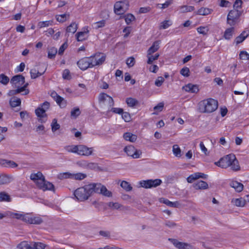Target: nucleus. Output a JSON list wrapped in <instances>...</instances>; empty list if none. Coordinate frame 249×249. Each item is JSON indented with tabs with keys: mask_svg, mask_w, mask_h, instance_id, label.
<instances>
[{
	"mask_svg": "<svg viewBox=\"0 0 249 249\" xmlns=\"http://www.w3.org/2000/svg\"><path fill=\"white\" fill-rule=\"evenodd\" d=\"M215 164L222 168H227L230 167L233 171H238L240 169V166L238 160L234 154H229L221 158L218 161L215 162Z\"/></svg>",
	"mask_w": 249,
	"mask_h": 249,
	"instance_id": "1",
	"label": "nucleus"
},
{
	"mask_svg": "<svg viewBox=\"0 0 249 249\" xmlns=\"http://www.w3.org/2000/svg\"><path fill=\"white\" fill-rule=\"evenodd\" d=\"M217 100L209 98L200 101L198 104V109L201 113H211L215 111L218 108Z\"/></svg>",
	"mask_w": 249,
	"mask_h": 249,
	"instance_id": "2",
	"label": "nucleus"
},
{
	"mask_svg": "<svg viewBox=\"0 0 249 249\" xmlns=\"http://www.w3.org/2000/svg\"><path fill=\"white\" fill-rule=\"evenodd\" d=\"M95 185L92 183L77 188L74 192L75 198L79 201H84L89 198L93 192V188Z\"/></svg>",
	"mask_w": 249,
	"mask_h": 249,
	"instance_id": "3",
	"label": "nucleus"
},
{
	"mask_svg": "<svg viewBox=\"0 0 249 249\" xmlns=\"http://www.w3.org/2000/svg\"><path fill=\"white\" fill-rule=\"evenodd\" d=\"M50 107V104L47 101L44 102L40 104L39 107L36 109L35 113L38 118V120L41 123H44L47 121V115L46 112L49 109Z\"/></svg>",
	"mask_w": 249,
	"mask_h": 249,
	"instance_id": "4",
	"label": "nucleus"
},
{
	"mask_svg": "<svg viewBox=\"0 0 249 249\" xmlns=\"http://www.w3.org/2000/svg\"><path fill=\"white\" fill-rule=\"evenodd\" d=\"M92 68L102 65L107 59V55L103 53L96 52L89 56Z\"/></svg>",
	"mask_w": 249,
	"mask_h": 249,
	"instance_id": "5",
	"label": "nucleus"
},
{
	"mask_svg": "<svg viewBox=\"0 0 249 249\" xmlns=\"http://www.w3.org/2000/svg\"><path fill=\"white\" fill-rule=\"evenodd\" d=\"M242 14V11L238 9H232L229 12L227 22L231 26L235 25L239 22V18Z\"/></svg>",
	"mask_w": 249,
	"mask_h": 249,
	"instance_id": "6",
	"label": "nucleus"
},
{
	"mask_svg": "<svg viewBox=\"0 0 249 249\" xmlns=\"http://www.w3.org/2000/svg\"><path fill=\"white\" fill-rule=\"evenodd\" d=\"M129 7V3L128 0L118 1L114 4V12L116 15L121 16L128 10Z\"/></svg>",
	"mask_w": 249,
	"mask_h": 249,
	"instance_id": "7",
	"label": "nucleus"
},
{
	"mask_svg": "<svg viewBox=\"0 0 249 249\" xmlns=\"http://www.w3.org/2000/svg\"><path fill=\"white\" fill-rule=\"evenodd\" d=\"M18 247L22 249H45L46 245L41 242H32L29 244L27 242H21Z\"/></svg>",
	"mask_w": 249,
	"mask_h": 249,
	"instance_id": "8",
	"label": "nucleus"
},
{
	"mask_svg": "<svg viewBox=\"0 0 249 249\" xmlns=\"http://www.w3.org/2000/svg\"><path fill=\"white\" fill-rule=\"evenodd\" d=\"M162 180L160 179L157 178L142 180L140 182V184L141 187L148 189L157 187L160 186Z\"/></svg>",
	"mask_w": 249,
	"mask_h": 249,
	"instance_id": "9",
	"label": "nucleus"
},
{
	"mask_svg": "<svg viewBox=\"0 0 249 249\" xmlns=\"http://www.w3.org/2000/svg\"><path fill=\"white\" fill-rule=\"evenodd\" d=\"M28 224H40L43 220L42 218L39 216H35L30 213H24L22 220Z\"/></svg>",
	"mask_w": 249,
	"mask_h": 249,
	"instance_id": "10",
	"label": "nucleus"
},
{
	"mask_svg": "<svg viewBox=\"0 0 249 249\" xmlns=\"http://www.w3.org/2000/svg\"><path fill=\"white\" fill-rule=\"evenodd\" d=\"M28 224H40L43 220L42 218L39 216H35L30 213H24L22 220Z\"/></svg>",
	"mask_w": 249,
	"mask_h": 249,
	"instance_id": "11",
	"label": "nucleus"
},
{
	"mask_svg": "<svg viewBox=\"0 0 249 249\" xmlns=\"http://www.w3.org/2000/svg\"><path fill=\"white\" fill-rule=\"evenodd\" d=\"M98 102L99 104H107L109 107L114 106V103L113 98L107 93L104 92L100 93L98 97Z\"/></svg>",
	"mask_w": 249,
	"mask_h": 249,
	"instance_id": "12",
	"label": "nucleus"
},
{
	"mask_svg": "<svg viewBox=\"0 0 249 249\" xmlns=\"http://www.w3.org/2000/svg\"><path fill=\"white\" fill-rule=\"evenodd\" d=\"M124 152L128 156L131 157L133 159H138L140 157L142 153L140 150H137L132 145L126 146L124 149Z\"/></svg>",
	"mask_w": 249,
	"mask_h": 249,
	"instance_id": "13",
	"label": "nucleus"
},
{
	"mask_svg": "<svg viewBox=\"0 0 249 249\" xmlns=\"http://www.w3.org/2000/svg\"><path fill=\"white\" fill-rule=\"evenodd\" d=\"M77 65L82 71H84L88 68H92L90 59L89 57H84L77 62Z\"/></svg>",
	"mask_w": 249,
	"mask_h": 249,
	"instance_id": "14",
	"label": "nucleus"
},
{
	"mask_svg": "<svg viewBox=\"0 0 249 249\" xmlns=\"http://www.w3.org/2000/svg\"><path fill=\"white\" fill-rule=\"evenodd\" d=\"M92 185H95L93 188V192L101 194L106 196H111V192L108 191L105 186L100 183H92Z\"/></svg>",
	"mask_w": 249,
	"mask_h": 249,
	"instance_id": "15",
	"label": "nucleus"
},
{
	"mask_svg": "<svg viewBox=\"0 0 249 249\" xmlns=\"http://www.w3.org/2000/svg\"><path fill=\"white\" fill-rule=\"evenodd\" d=\"M51 96L56 102L60 107L65 108L66 107L67 105V101L65 100L64 98L59 95L56 91H52L51 93Z\"/></svg>",
	"mask_w": 249,
	"mask_h": 249,
	"instance_id": "16",
	"label": "nucleus"
},
{
	"mask_svg": "<svg viewBox=\"0 0 249 249\" xmlns=\"http://www.w3.org/2000/svg\"><path fill=\"white\" fill-rule=\"evenodd\" d=\"M61 178H72L76 180H82L87 177V175L82 173L71 174L68 172L60 175Z\"/></svg>",
	"mask_w": 249,
	"mask_h": 249,
	"instance_id": "17",
	"label": "nucleus"
},
{
	"mask_svg": "<svg viewBox=\"0 0 249 249\" xmlns=\"http://www.w3.org/2000/svg\"><path fill=\"white\" fill-rule=\"evenodd\" d=\"M89 32L88 26L83 27L82 31L77 32L75 35L77 41L82 42L87 39L89 36Z\"/></svg>",
	"mask_w": 249,
	"mask_h": 249,
	"instance_id": "18",
	"label": "nucleus"
},
{
	"mask_svg": "<svg viewBox=\"0 0 249 249\" xmlns=\"http://www.w3.org/2000/svg\"><path fill=\"white\" fill-rule=\"evenodd\" d=\"M24 213H14L11 211H6L4 213H0V219H2L3 218L8 217L11 218H15L18 220H22Z\"/></svg>",
	"mask_w": 249,
	"mask_h": 249,
	"instance_id": "19",
	"label": "nucleus"
},
{
	"mask_svg": "<svg viewBox=\"0 0 249 249\" xmlns=\"http://www.w3.org/2000/svg\"><path fill=\"white\" fill-rule=\"evenodd\" d=\"M93 148H89L84 145H78L77 154L81 156H89L92 154Z\"/></svg>",
	"mask_w": 249,
	"mask_h": 249,
	"instance_id": "20",
	"label": "nucleus"
},
{
	"mask_svg": "<svg viewBox=\"0 0 249 249\" xmlns=\"http://www.w3.org/2000/svg\"><path fill=\"white\" fill-rule=\"evenodd\" d=\"M25 82V77L21 74L15 75L11 79L12 84L18 87H20Z\"/></svg>",
	"mask_w": 249,
	"mask_h": 249,
	"instance_id": "21",
	"label": "nucleus"
},
{
	"mask_svg": "<svg viewBox=\"0 0 249 249\" xmlns=\"http://www.w3.org/2000/svg\"><path fill=\"white\" fill-rule=\"evenodd\" d=\"M30 178L34 181L38 187L41 182L44 181L45 178L41 172H37L36 173L31 174Z\"/></svg>",
	"mask_w": 249,
	"mask_h": 249,
	"instance_id": "22",
	"label": "nucleus"
},
{
	"mask_svg": "<svg viewBox=\"0 0 249 249\" xmlns=\"http://www.w3.org/2000/svg\"><path fill=\"white\" fill-rule=\"evenodd\" d=\"M182 89L186 92L191 93H196L199 90L197 85L193 84L192 83H189L183 86Z\"/></svg>",
	"mask_w": 249,
	"mask_h": 249,
	"instance_id": "23",
	"label": "nucleus"
},
{
	"mask_svg": "<svg viewBox=\"0 0 249 249\" xmlns=\"http://www.w3.org/2000/svg\"><path fill=\"white\" fill-rule=\"evenodd\" d=\"M38 188L43 191L50 190L54 191V185L51 182L47 181L44 178V181L41 182L38 186Z\"/></svg>",
	"mask_w": 249,
	"mask_h": 249,
	"instance_id": "24",
	"label": "nucleus"
},
{
	"mask_svg": "<svg viewBox=\"0 0 249 249\" xmlns=\"http://www.w3.org/2000/svg\"><path fill=\"white\" fill-rule=\"evenodd\" d=\"M169 240L171 241L173 245L177 248L179 249H186L188 247H191L190 244L179 242L177 239H169Z\"/></svg>",
	"mask_w": 249,
	"mask_h": 249,
	"instance_id": "25",
	"label": "nucleus"
},
{
	"mask_svg": "<svg viewBox=\"0 0 249 249\" xmlns=\"http://www.w3.org/2000/svg\"><path fill=\"white\" fill-rule=\"evenodd\" d=\"M249 36V30H244L235 39V41L237 44L243 42Z\"/></svg>",
	"mask_w": 249,
	"mask_h": 249,
	"instance_id": "26",
	"label": "nucleus"
},
{
	"mask_svg": "<svg viewBox=\"0 0 249 249\" xmlns=\"http://www.w3.org/2000/svg\"><path fill=\"white\" fill-rule=\"evenodd\" d=\"M230 185L231 187L234 188L237 192H241L244 187L242 183L234 180H232L230 181Z\"/></svg>",
	"mask_w": 249,
	"mask_h": 249,
	"instance_id": "27",
	"label": "nucleus"
},
{
	"mask_svg": "<svg viewBox=\"0 0 249 249\" xmlns=\"http://www.w3.org/2000/svg\"><path fill=\"white\" fill-rule=\"evenodd\" d=\"M213 11L212 9L202 7L198 9L195 13L196 15L207 16L211 14Z\"/></svg>",
	"mask_w": 249,
	"mask_h": 249,
	"instance_id": "28",
	"label": "nucleus"
},
{
	"mask_svg": "<svg viewBox=\"0 0 249 249\" xmlns=\"http://www.w3.org/2000/svg\"><path fill=\"white\" fill-rule=\"evenodd\" d=\"M160 40H157L154 41L152 46L149 48V49L147 51V53H148V55H151L157 52L159 48H160Z\"/></svg>",
	"mask_w": 249,
	"mask_h": 249,
	"instance_id": "29",
	"label": "nucleus"
},
{
	"mask_svg": "<svg viewBox=\"0 0 249 249\" xmlns=\"http://www.w3.org/2000/svg\"><path fill=\"white\" fill-rule=\"evenodd\" d=\"M194 188L196 190L206 189L208 187V184L206 181L198 180L193 184Z\"/></svg>",
	"mask_w": 249,
	"mask_h": 249,
	"instance_id": "30",
	"label": "nucleus"
},
{
	"mask_svg": "<svg viewBox=\"0 0 249 249\" xmlns=\"http://www.w3.org/2000/svg\"><path fill=\"white\" fill-rule=\"evenodd\" d=\"M123 137L125 141L130 142H134L136 141L137 136L130 132H125L124 134Z\"/></svg>",
	"mask_w": 249,
	"mask_h": 249,
	"instance_id": "31",
	"label": "nucleus"
},
{
	"mask_svg": "<svg viewBox=\"0 0 249 249\" xmlns=\"http://www.w3.org/2000/svg\"><path fill=\"white\" fill-rule=\"evenodd\" d=\"M120 18H124L125 23L126 24H130L132 21H134L136 19L135 16L130 13H128L125 15H123V16H121Z\"/></svg>",
	"mask_w": 249,
	"mask_h": 249,
	"instance_id": "32",
	"label": "nucleus"
},
{
	"mask_svg": "<svg viewBox=\"0 0 249 249\" xmlns=\"http://www.w3.org/2000/svg\"><path fill=\"white\" fill-rule=\"evenodd\" d=\"M21 103V102L20 98L15 96L11 97L9 101L10 105L12 107H16L20 106Z\"/></svg>",
	"mask_w": 249,
	"mask_h": 249,
	"instance_id": "33",
	"label": "nucleus"
},
{
	"mask_svg": "<svg viewBox=\"0 0 249 249\" xmlns=\"http://www.w3.org/2000/svg\"><path fill=\"white\" fill-rule=\"evenodd\" d=\"M234 28L233 26L226 29L224 33V37L227 40L230 39L233 35Z\"/></svg>",
	"mask_w": 249,
	"mask_h": 249,
	"instance_id": "34",
	"label": "nucleus"
},
{
	"mask_svg": "<svg viewBox=\"0 0 249 249\" xmlns=\"http://www.w3.org/2000/svg\"><path fill=\"white\" fill-rule=\"evenodd\" d=\"M11 198L10 196L5 192H0V202H10Z\"/></svg>",
	"mask_w": 249,
	"mask_h": 249,
	"instance_id": "35",
	"label": "nucleus"
},
{
	"mask_svg": "<svg viewBox=\"0 0 249 249\" xmlns=\"http://www.w3.org/2000/svg\"><path fill=\"white\" fill-rule=\"evenodd\" d=\"M45 70H44L42 72H39L38 71L36 70V69H32L30 71V74L31 77L32 79H36L42 74H44V73L45 72Z\"/></svg>",
	"mask_w": 249,
	"mask_h": 249,
	"instance_id": "36",
	"label": "nucleus"
},
{
	"mask_svg": "<svg viewBox=\"0 0 249 249\" xmlns=\"http://www.w3.org/2000/svg\"><path fill=\"white\" fill-rule=\"evenodd\" d=\"M77 28V24L75 22H72L69 26L67 27L66 31L68 33L74 34L76 32Z\"/></svg>",
	"mask_w": 249,
	"mask_h": 249,
	"instance_id": "37",
	"label": "nucleus"
},
{
	"mask_svg": "<svg viewBox=\"0 0 249 249\" xmlns=\"http://www.w3.org/2000/svg\"><path fill=\"white\" fill-rule=\"evenodd\" d=\"M126 103L128 107H133L138 104V101L135 98L129 97L126 99Z\"/></svg>",
	"mask_w": 249,
	"mask_h": 249,
	"instance_id": "38",
	"label": "nucleus"
},
{
	"mask_svg": "<svg viewBox=\"0 0 249 249\" xmlns=\"http://www.w3.org/2000/svg\"><path fill=\"white\" fill-rule=\"evenodd\" d=\"M232 202L238 207H243L246 204V200L242 197L233 199Z\"/></svg>",
	"mask_w": 249,
	"mask_h": 249,
	"instance_id": "39",
	"label": "nucleus"
},
{
	"mask_svg": "<svg viewBox=\"0 0 249 249\" xmlns=\"http://www.w3.org/2000/svg\"><path fill=\"white\" fill-rule=\"evenodd\" d=\"M81 114V111L78 107H74L71 111V116L72 118L76 119Z\"/></svg>",
	"mask_w": 249,
	"mask_h": 249,
	"instance_id": "40",
	"label": "nucleus"
},
{
	"mask_svg": "<svg viewBox=\"0 0 249 249\" xmlns=\"http://www.w3.org/2000/svg\"><path fill=\"white\" fill-rule=\"evenodd\" d=\"M180 9L181 10V13H187L192 12L195 10V7L193 6H189V5H183L179 7Z\"/></svg>",
	"mask_w": 249,
	"mask_h": 249,
	"instance_id": "41",
	"label": "nucleus"
},
{
	"mask_svg": "<svg viewBox=\"0 0 249 249\" xmlns=\"http://www.w3.org/2000/svg\"><path fill=\"white\" fill-rule=\"evenodd\" d=\"M106 21L105 19H102L100 21L94 22L93 25V28L95 29H98L104 27L106 25Z\"/></svg>",
	"mask_w": 249,
	"mask_h": 249,
	"instance_id": "42",
	"label": "nucleus"
},
{
	"mask_svg": "<svg viewBox=\"0 0 249 249\" xmlns=\"http://www.w3.org/2000/svg\"><path fill=\"white\" fill-rule=\"evenodd\" d=\"M57 52L56 48L51 47L48 50V57L50 59H53L55 57Z\"/></svg>",
	"mask_w": 249,
	"mask_h": 249,
	"instance_id": "43",
	"label": "nucleus"
},
{
	"mask_svg": "<svg viewBox=\"0 0 249 249\" xmlns=\"http://www.w3.org/2000/svg\"><path fill=\"white\" fill-rule=\"evenodd\" d=\"M159 54L156 53L154 55H148V53H147V57L148 58V60L147 61V63L148 64H152L154 61L157 60L159 57Z\"/></svg>",
	"mask_w": 249,
	"mask_h": 249,
	"instance_id": "44",
	"label": "nucleus"
},
{
	"mask_svg": "<svg viewBox=\"0 0 249 249\" xmlns=\"http://www.w3.org/2000/svg\"><path fill=\"white\" fill-rule=\"evenodd\" d=\"M196 30L199 34L203 35H206L209 31V28L207 26H199L197 28Z\"/></svg>",
	"mask_w": 249,
	"mask_h": 249,
	"instance_id": "45",
	"label": "nucleus"
},
{
	"mask_svg": "<svg viewBox=\"0 0 249 249\" xmlns=\"http://www.w3.org/2000/svg\"><path fill=\"white\" fill-rule=\"evenodd\" d=\"M22 85V86L19 87V89H21L20 90L21 92H22L21 94L23 95H26L28 94L30 92V90L29 89H27V88L29 86V83H24V84H23Z\"/></svg>",
	"mask_w": 249,
	"mask_h": 249,
	"instance_id": "46",
	"label": "nucleus"
},
{
	"mask_svg": "<svg viewBox=\"0 0 249 249\" xmlns=\"http://www.w3.org/2000/svg\"><path fill=\"white\" fill-rule=\"evenodd\" d=\"M9 78L3 73L0 74V83L4 85H6L9 82Z\"/></svg>",
	"mask_w": 249,
	"mask_h": 249,
	"instance_id": "47",
	"label": "nucleus"
},
{
	"mask_svg": "<svg viewBox=\"0 0 249 249\" xmlns=\"http://www.w3.org/2000/svg\"><path fill=\"white\" fill-rule=\"evenodd\" d=\"M53 23L52 20H46L43 21H40L38 23L37 26L39 28H42L45 27H48L51 25Z\"/></svg>",
	"mask_w": 249,
	"mask_h": 249,
	"instance_id": "48",
	"label": "nucleus"
},
{
	"mask_svg": "<svg viewBox=\"0 0 249 249\" xmlns=\"http://www.w3.org/2000/svg\"><path fill=\"white\" fill-rule=\"evenodd\" d=\"M173 152L174 154L177 157H180L181 156V150L177 144H175L173 146Z\"/></svg>",
	"mask_w": 249,
	"mask_h": 249,
	"instance_id": "49",
	"label": "nucleus"
},
{
	"mask_svg": "<svg viewBox=\"0 0 249 249\" xmlns=\"http://www.w3.org/2000/svg\"><path fill=\"white\" fill-rule=\"evenodd\" d=\"M52 130L53 132H55L56 130H58L60 128V125L57 122V120L56 119H53L52 124Z\"/></svg>",
	"mask_w": 249,
	"mask_h": 249,
	"instance_id": "50",
	"label": "nucleus"
},
{
	"mask_svg": "<svg viewBox=\"0 0 249 249\" xmlns=\"http://www.w3.org/2000/svg\"><path fill=\"white\" fill-rule=\"evenodd\" d=\"M66 149L69 152L77 154L78 145H69L66 147Z\"/></svg>",
	"mask_w": 249,
	"mask_h": 249,
	"instance_id": "51",
	"label": "nucleus"
},
{
	"mask_svg": "<svg viewBox=\"0 0 249 249\" xmlns=\"http://www.w3.org/2000/svg\"><path fill=\"white\" fill-rule=\"evenodd\" d=\"M121 186L126 191H131L132 189L130 184L126 181H123L121 183Z\"/></svg>",
	"mask_w": 249,
	"mask_h": 249,
	"instance_id": "52",
	"label": "nucleus"
},
{
	"mask_svg": "<svg viewBox=\"0 0 249 249\" xmlns=\"http://www.w3.org/2000/svg\"><path fill=\"white\" fill-rule=\"evenodd\" d=\"M172 25V22L170 20H164L161 23V25L160 26V29H165L168 28L170 26Z\"/></svg>",
	"mask_w": 249,
	"mask_h": 249,
	"instance_id": "53",
	"label": "nucleus"
},
{
	"mask_svg": "<svg viewBox=\"0 0 249 249\" xmlns=\"http://www.w3.org/2000/svg\"><path fill=\"white\" fill-rule=\"evenodd\" d=\"M10 182V178L7 175L0 176V184H7Z\"/></svg>",
	"mask_w": 249,
	"mask_h": 249,
	"instance_id": "54",
	"label": "nucleus"
},
{
	"mask_svg": "<svg viewBox=\"0 0 249 249\" xmlns=\"http://www.w3.org/2000/svg\"><path fill=\"white\" fill-rule=\"evenodd\" d=\"M62 77L64 79L70 80L71 78L70 71L68 69H65L63 71Z\"/></svg>",
	"mask_w": 249,
	"mask_h": 249,
	"instance_id": "55",
	"label": "nucleus"
},
{
	"mask_svg": "<svg viewBox=\"0 0 249 249\" xmlns=\"http://www.w3.org/2000/svg\"><path fill=\"white\" fill-rule=\"evenodd\" d=\"M239 57L241 59L246 60H249V53L246 51H242L239 54Z\"/></svg>",
	"mask_w": 249,
	"mask_h": 249,
	"instance_id": "56",
	"label": "nucleus"
},
{
	"mask_svg": "<svg viewBox=\"0 0 249 249\" xmlns=\"http://www.w3.org/2000/svg\"><path fill=\"white\" fill-rule=\"evenodd\" d=\"M20 90H21V89H19V87H18L15 89L10 90L8 91V92L7 93V95L9 96H14L15 95H16V94H18V93H21V91Z\"/></svg>",
	"mask_w": 249,
	"mask_h": 249,
	"instance_id": "57",
	"label": "nucleus"
},
{
	"mask_svg": "<svg viewBox=\"0 0 249 249\" xmlns=\"http://www.w3.org/2000/svg\"><path fill=\"white\" fill-rule=\"evenodd\" d=\"M18 166V164L12 160H6V167L7 168H16Z\"/></svg>",
	"mask_w": 249,
	"mask_h": 249,
	"instance_id": "58",
	"label": "nucleus"
},
{
	"mask_svg": "<svg viewBox=\"0 0 249 249\" xmlns=\"http://www.w3.org/2000/svg\"><path fill=\"white\" fill-rule=\"evenodd\" d=\"M126 63L128 67H133L135 63V59L133 57H129L126 60Z\"/></svg>",
	"mask_w": 249,
	"mask_h": 249,
	"instance_id": "59",
	"label": "nucleus"
},
{
	"mask_svg": "<svg viewBox=\"0 0 249 249\" xmlns=\"http://www.w3.org/2000/svg\"><path fill=\"white\" fill-rule=\"evenodd\" d=\"M68 46V45L67 42H65L64 43H63L59 49L58 54H63L65 50L67 48Z\"/></svg>",
	"mask_w": 249,
	"mask_h": 249,
	"instance_id": "60",
	"label": "nucleus"
},
{
	"mask_svg": "<svg viewBox=\"0 0 249 249\" xmlns=\"http://www.w3.org/2000/svg\"><path fill=\"white\" fill-rule=\"evenodd\" d=\"M242 0H236L233 3V9H241L242 8Z\"/></svg>",
	"mask_w": 249,
	"mask_h": 249,
	"instance_id": "61",
	"label": "nucleus"
},
{
	"mask_svg": "<svg viewBox=\"0 0 249 249\" xmlns=\"http://www.w3.org/2000/svg\"><path fill=\"white\" fill-rule=\"evenodd\" d=\"M164 81V79L163 77L162 76H159L155 80V84L156 86L160 87L162 85Z\"/></svg>",
	"mask_w": 249,
	"mask_h": 249,
	"instance_id": "62",
	"label": "nucleus"
},
{
	"mask_svg": "<svg viewBox=\"0 0 249 249\" xmlns=\"http://www.w3.org/2000/svg\"><path fill=\"white\" fill-rule=\"evenodd\" d=\"M56 19L57 21L60 22H63L65 21L67 19V15L66 14H62V15H57L56 16Z\"/></svg>",
	"mask_w": 249,
	"mask_h": 249,
	"instance_id": "63",
	"label": "nucleus"
},
{
	"mask_svg": "<svg viewBox=\"0 0 249 249\" xmlns=\"http://www.w3.org/2000/svg\"><path fill=\"white\" fill-rule=\"evenodd\" d=\"M180 73L182 75L188 77L189 76V69L187 67H184L180 70Z\"/></svg>",
	"mask_w": 249,
	"mask_h": 249,
	"instance_id": "64",
	"label": "nucleus"
}]
</instances>
